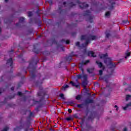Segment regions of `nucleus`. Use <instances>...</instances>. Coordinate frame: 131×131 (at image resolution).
Masks as SVG:
<instances>
[{
    "mask_svg": "<svg viewBox=\"0 0 131 131\" xmlns=\"http://www.w3.org/2000/svg\"><path fill=\"white\" fill-rule=\"evenodd\" d=\"M108 57V54L105 53L104 54H101L100 55V59H105L104 63L107 65L109 71L111 72L110 75H105L102 77H100V80H103L108 83V79L110 78V76L114 73V71L115 70V67H116V64L115 63L112 62V59L111 58H107Z\"/></svg>",
    "mask_w": 131,
    "mask_h": 131,
    "instance_id": "f257e3e1",
    "label": "nucleus"
},
{
    "mask_svg": "<svg viewBox=\"0 0 131 131\" xmlns=\"http://www.w3.org/2000/svg\"><path fill=\"white\" fill-rule=\"evenodd\" d=\"M80 39L81 40H86L84 43H82V48H85L88 47V45L90 43V39H91V40H95V39H97V36L88 34L82 35Z\"/></svg>",
    "mask_w": 131,
    "mask_h": 131,
    "instance_id": "f03ea898",
    "label": "nucleus"
},
{
    "mask_svg": "<svg viewBox=\"0 0 131 131\" xmlns=\"http://www.w3.org/2000/svg\"><path fill=\"white\" fill-rule=\"evenodd\" d=\"M20 126H16V127L14 128V130H18V129H24L25 131H28L29 128L30 127V121H23L22 119H20L19 121Z\"/></svg>",
    "mask_w": 131,
    "mask_h": 131,
    "instance_id": "7ed1b4c3",
    "label": "nucleus"
},
{
    "mask_svg": "<svg viewBox=\"0 0 131 131\" xmlns=\"http://www.w3.org/2000/svg\"><path fill=\"white\" fill-rule=\"evenodd\" d=\"M39 90L40 91H39L37 93V96L38 97H41L39 101H36L34 99H32L33 104H39L41 101L45 99V97L47 96V93H46L43 90H42V87L41 86H39Z\"/></svg>",
    "mask_w": 131,
    "mask_h": 131,
    "instance_id": "20e7f679",
    "label": "nucleus"
},
{
    "mask_svg": "<svg viewBox=\"0 0 131 131\" xmlns=\"http://www.w3.org/2000/svg\"><path fill=\"white\" fill-rule=\"evenodd\" d=\"M8 54L10 58L7 60L6 66H7V67H11V70L10 72H13V64H14V61H13V57H13V55H14V50L8 51Z\"/></svg>",
    "mask_w": 131,
    "mask_h": 131,
    "instance_id": "39448f33",
    "label": "nucleus"
},
{
    "mask_svg": "<svg viewBox=\"0 0 131 131\" xmlns=\"http://www.w3.org/2000/svg\"><path fill=\"white\" fill-rule=\"evenodd\" d=\"M39 61V59L36 56L32 58V60L30 62L29 66L28 67V69H29L31 67H32L33 65H37L38 62Z\"/></svg>",
    "mask_w": 131,
    "mask_h": 131,
    "instance_id": "423d86ee",
    "label": "nucleus"
},
{
    "mask_svg": "<svg viewBox=\"0 0 131 131\" xmlns=\"http://www.w3.org/2000/svg\"><path fill=\"white\" fill-rule=\"evenodd\" d=\"M83 16H89V21L90 23H93V19H94V17L92 16V14H91V11H90V10H86V11H85L83 14Z\"/></svg>",
    "mask_w": 131,
    "mask_h": 131,
    "instance_id": "0eeeda50",
    "label": "nucleus"
},
{
    "mask_svg": "<svg viewBox=\"0 0 131 131\" xmlns=\"http://www.w3.org/2000/svg\"><path fill=\"white\" fill-rule=\"evenodd\" d=\"M24 21H25V18L19 17V22L16 24V27L21 28L23 27V26H25V25H24Z\"/></svg>",
    "mask_w": 131,
    "mask_h": 131,
    "instance_id": "6e6552de",
    "label": "nucleus"
},
{
    "mask_svg": "<svg viewBox=\"0 0 131 131\" xmlns=\"http://www.w3.org/2000/svg\"><path fill=\"white\" fill-rule=\"evenodd\" d=\"M30 75V80H33L35 79V67H33L32 70L29 71Z\"/></svg>",
    "mask_w": 131,
    "mask_h": 131,
    "instance_id": "1a4fd4ad",
    "label": "nucleus"
},
{
    "mask_svg": "<svg viewBox=\"0 0 131 131\" xmlns=\"http://www.w3.org/2000/svg\"><path fill=\"white\" fill-rule=\"evenodd\" d=\"M88 63H90V60H87L85 61H82L81 63H80L79 66V68L81 70L82 72H83L84 70L82 67H83V65H86V64H88Z\"/></svg>",
    "mask_w": 131,
    "mask_h": 131,
    "instance_id": "9d476101",
    "label": "nucleus"
},
{
    "mask_svg": "<svg viewBox=\"0 0 131 131\" xmlns=\"http://www.w3.org/2000/svg\"><path fill=\"white\" fill-rule=\"evenodd\" d=\"M93 103H94V100L88 98L84 100V105L87 106L89 104H93Z\"/></svg>",
    "mask_w": 131,
    "mask_h": 131,
    "instance_id": "9b49d317",
    "label": "nucleus"
},
{
    "mask_svg": "<svg viewBox=\"0 0 131 131\" xmlns=\"http://www.w3.org/2000/svg\"><path fill=\"white\" fill-rule=\"evenodd\" d=\"M96 63L98 65L99 68H102L103 70H105V67L103 65V63L98 60L96 61Z\"/></svg>",
    "mask_w": 131,
    "mask_h": 131,
    "instance_id": "f8f14e48",
    "label": "nucleus"
},
{
    "mask_svg": "<svg viewBox=\"0 0 131 131\" xmlns=\"http://www.w3.org/2000/svg\"><path fill=\"white\" fill-rule=\"evenodd\" d=\"M88 57H93V58L97 57V56L95 55V52L93 51H88Z\"/></svg>",
    "mask_w": 131,
    "mask_h": 131,
    "instance_id": "ddd939ff",
    "label": "nucleus"
},
{
    "mask_svg": "<svg viewBox=\"0 0 131 131\" xmlns=\"http://www.w3.org/2000/svg\"><path fill=\"white\" fill-rule=\"evenodd\" d=\"M70 83L72 85V86H75L76 89H79L80 88L79 84H76V83L73 82V81H71Z\"/></svg>",
    "mask_w": 131,
    "mask_h": 131,
    "instance_id": "4468645a",
    "label": "nucleus"
},
{
    "mask_svg": "<svg viewBox=\"0 0 131 131\" xmlns=\"http://www.w3.org/2000/svg\"><path fill=\"white\" fill-rule=\"evenodd\" d=\"M60 42H66V45H69L70 43V40H65V39H62L60 41Z\"/></svg>",
    "mask_w": 131,
    "mask_h": 131,
    "instance_id": "2eb2a0df",
    "label": "nucleus"
},
{
    "mask_svg": "<svg viewBox=\"0 0 131 131\" xmlns=\"http://www.w3.org/2000/svg\"><path fill=\"white\" fill-rule=\"evenodd\" d=\"M128 107H131V102L127 104L125 106L123 107V110H127L128 109Z\"/></svg>",
    "mask_w": 131,
    "mask_h": 131,
    "instance_id": "dca6fc26",
    "label": "nucleus"
},
{
    "mask_svg": "<svg viewBox=\"0 0 131 131\" xmlns=\"http://www.w3.org/2000/svg\"><path fill=\"white\" fill-rule=\"evenodd\" d=\"M59 14H64L66 10H64L62 9V6H59Z\"/></svg>",
    "mask_w": 131,
    "mask_h": 131,
    "instance_id": "f3484780",
    "label": "nucleus"
},
{
    "mask_svg": "<svg viewBox=\"0 0 131 131\" xmlns=\"http://www.w3.org/2000/svg\"><path fill=\"white\" fill-rule=\"evenodd\" d=\"M18 58L19 60H21V63L24 62V59H23V54H20V55H18Z\"/></svg>",
    "mask_w": 131,
    "mask_h": 131,
    "instance_id": "a211bd4d",
    "label": "nucleus"
},
{
    "mask_svg": "<svg viewBox=\"0 0 131 131\" xmlns=\"http://www.w3.org/2000/svg\"><path fill=\"white\" fill-rule=\"evenodd\" d=\"M87 128H88V129L90 130L97 131L95 129H94V127L92 126L91 125L87 126Z\"/></svg>",
    "mask_w": 131,
    "mask_h": 131,
    "instance_id": "6ab92c4d",
    "label": "nucleus"
},
{
    "mask_svg": "<svg viewBox=\"0 0 131 131\" xmlns=\"http://www.w3.org/2000/svg\"><path fill=\"white\" fill-rule=\"evenodd\" d=\"M94 70H95L94 68H90L87 69V72L88 73L92 74L94 72Z\"/></svg>",
    "mask_w": 131,
    "mask_h": 131,
    "instance_id": "aec40b11",
    "label": "nucleus"
},
{
    "mask_svg": "<svg viewBox=\"0 0 131 131\" xmlns=\"http://www.w3.org/2000/svg\"><path fill=\"white\" fill-rule=\"evenodd\" d=\"M83 106H85L84 103H81L77 105V108H83Z\"/></svg>",
    "mask_w": 131,
    "mask_h": 131,
    "instance_id": "412c9836",
    "label": "nucleus"
},
{
    "mask_svg": "<svg viewBox=\"0 0 131 131\" xmlns=\"http://www.w3.org/2000/svg\"><path fill=\"white\" fill-rule=\"evenodd\" d=\"M130 56V52H126L125 53V59H127V57H129Z\"/></svg>",
    "mask_w": 131,
    "mask_h": 131,
    "instance_id": "4be33fe9",
    "label": "nucleus"
},
{
    "mask_svg": "<svg viewBox=\"0 0 131 131\" xmlns=\"http://www.w3.org/2000/svg\"><path fill=\"white\" fill-rule=\"evenodd\" d=\"M114 5H115V2L112 3L111 5L110 6V10H113L114 8Z\"/></svg>",
    "mask_w": 131,
    "mask_h": 131,
    "instance_id": "5701e85b",
    "label": "nucleus"
},
{
    "mask_svg": "<svg viewBox=\"0 0 131 131\" xmlns=\"http://www.w3.org/2000/svg\"><path fill=\"white\" fill-rule=\"evenodd\" d=\"M81 99V95H78L75 97V100H77L78 101H79Z\"/></svg>",
    "mask_w": 131,
    "mask_h": 131,
    "instance_id": "b1692460",
    "label": "nucleus"
},
{
    "mask_svg": "<svg viewBox=\"0 0 131 131\" xmlns=\"http://www.w3.org/2000/svg\"><path fill=\"white\" fill-rule=\"evenodd\" d=\"M36 85H39V84H42V80L38 81L35 82Z\"/></svg>",
    "mask_w": 131,
    "mask_h": 131,
    "instance_id": "393cba45",
    "label": "nucleus"
},
{
    "mask_svg": "<svg viewBox=\"0 0 131 131\" xmlns=\"http://www.w3.org/2000/svg\"><path fill=\"white\" fill-rule=\"evenodd\" d=\"M82 78L84 80L86 81L88 80V75H83Z\"/></svg>",
    "mask_w": 131,
    "mask_h": 131,
    "instance_id": "a878e982",
    "label": "nucleus"
},
{
    "mask_svg": "<svg viewBox=\"0 0 131 131\" xmlns=\"http://www.w3.org/2000/svg\"><path fill=\"white\" fill-rule=\"evenodd\" d=\"M23 81H20L18 83V86H17V89H19L22 86V85L23 84Z\"/></svg>",
    "mask_w": 131,
    "mask_h": 131,
    "instance_id": "bb28decb",
    "label": "nucleus"
},
{
    "mask_svg": "<svg viewBox=\"0 0 131 131\" xmlns=\"http://www.w3.org/2000/svg\"><path fill=\"white\" fill-rule=\"evenodd\" d=\"M65 119L67 121H72V120H73V119L71 117L66 118Z\"/></svg>",
    "mask_w": 131,
    "mask_h": 131,
    "instance_id": "cd10ccee",
    "label": "nucleus"
},
{
    "mask_svg": "<svg viewBox=\"0 0 131 131\" xmlns=\"http://www.w3.org/2000/svg\"><path fill=\"white\" fill-rule=\"evenodd\" d=\"M72 59V57L70 55L67 56V57H66L67 61H70V60H71Z\"/></svg>",
    "mask_w": 131,
    "mask_h": 131,
    "instance_id": "c85d7f7f",
    "label": "nucleus"
},
{
    "mask_svg": "<svg viewBox=\"0 0 131 131\" xmlns=\"http://www.w3.org/2000/svg\"><path fill=\"white\" fill-rule=\"evenodd\" d=\"M67 88H69V85H64L63 86H62V90L63 91H66V89H67Z\"/></svg>",
    "mask_w": 131,
    "mask_h": 131,
    "instance_id": "c756f323",
    "label": "nucleus"
},
{
    "mask_svg": "<svg viewBox=\"0 0 131 131\" xmlns=\"http://www.w3.org/2000/svg\"><path fill=\"white\" fill-rule=\"evenodd\" d=\"M33 113L30 112L29 116L27 117V118H31V117H33Z\"/></svg>",
    "mask_w": 131,
    "mask_h": 131,
    "instance_id": "7c9ffc66",
    "label": "nucleus"
},
{
    "mask_svg": "<svg viewBox=\"0 0 131 131\" xmlns=\"http://www.w3.org/2000/svg\"><path fill=\"white\" fill-rule=\"evenodd\" d=\"M88 84V83L86 82V81L85 80H83L82 82V85H83V86H85V85H86Z\"/></svg>",
    "mask_w": 131,
    "mask_h": 131,
    "instance_id": "2f4dec72",
    "label": "nucleus"
},
{
    "mask_svg": "<svg viewBox=\"0 0 131 131\" xmlns=\"http://www.w3.org/2000/svg\"><path fill=\"white\" fill-rule=\"evenodd\" d=\"M94 116H93V114H91V115H90V116H89V117H88V119H91V120H94Z\"/></svg>",
    "mask_w": 131,
    "mask_h": 131,
    "instance_id": "473e14b6",
    "label": "nucleus"
},
{
    "mask_svg": "<svg viewBox=\"0 0 131 131\" xmlns=\"http://www.w3.org/2000/svg\"><path fill=\"white\" fill-rule=\"evenodd\" d=\"M59 97L62 99L65 100V97H64V94L63 93H61L59 95Z\"/></svg>",
    "mask_w": 131,
    "mask_h": 131,
    "instance_id": "72a5a7b5",
    "label": "nucleus"
},
{
    "mask_svg": "<svg viewBox=\"0 0 131 131\" xmlns=\"http://www.w3.org/2000/svg\"><path fill=\"white\" fill-rule=\"evenodd\" d=\"M52 42L53 45H58V42L55 39H53Z\"/></svg>",
    "mask_w": 131,
    "mask_h": 131,
    "instance_id": "f704fd0d",
    "label": "nucleus"
},
{
    "mask_svg": "<svg viewBox=\"0 0 131 131\" xmlns=\"http://www.w3.org/2000/svg\"><path fill=\"white\" fill-rule=\"evenodd\" d=\"M78 79H80L81 78H82V74H78L76 75Z\"/></svg>",
    "mask_w": 131,
    "mask_h": 131,
    "instance_id": "c9c22d12",
    "label": "nucleus"
},
{
    "mask_svg": "<svg viewBox=\"0 0 131 131\" xmlns=\"http://www.w3.org/2000/svg\"><path fill=\"white\" fill-rule=\"evenodd\" d=\"M5 91H6L5 89L0 88V95H2V93H4V92H5Z\"/></svg>",
    "mask_w": 131,
    "mask_h": 131,
    "instance_id": "e433bc0d",
    "label": "nucleus"
},
{
    "mask_svg": "<svg viewBox=\"0 0 131 131\" xmlns=\"http://www.w3.org/2000/svg\"><path fill=\"white\" fill-rule=\"evenodd\" d=\"M13 97H11V96H8L7 98H5V100H4V102H7V99H9V100H11V99H13Z\"/></svg>",
    "mask_w": 131,
    "mask_h": 131,
    "instance_id": "4c0bfd02",
    "label": "nucleus"
},
{
    "mask_svg": "<svg viewBox=\"0 0 131 131\" xmlns=\"http://www.w3.org/2000/svg\"><path fill=\"white\" fill-rule=\"evenodd\" d=\"M129 98H131V95H127L126 96V101H128V100H129Z\"/></svg>",
    "mask_w": 131,
    "mask_h": 131,
    "instance_id": "58836bf2",
    "label": "nucleus"
},
{
    "mask_svg": "<svg viewBox=\"0 0 131 131\" xmlns=\"http://www.w3.org/2000/svg\"><path fill=\"white\" fill-rule=\"evenodd\" d=\"M73 26H76V24H72L71 25H68V27H73Z\"/></svg>",
    "mask_w": 131,
    "mask_h": 131,
    "instance_id": "ea45409f",
    "label": "nucleus"
},
{
    "mask_svg": "<svg viewBox=\"0 0 131 131\" xmlns=\"http://www.w3.org/2000/svg\"><path fill=\"white\" fill-rule=\"evenodd\" d=\"M73 117L77 119L79 118V117L78 116V115L77 114H75L74 115H73Z\"/></svg>",
    "mask_w": 131,
    "mask_h": 131,
    "instance_id": "a19ab883",
    "label": "nucleus"
},
{
    "mask_svg": "<svg viewBox=\"0 0 131 131\" xmlns=\"http://www.w3.org/2000/svg\"><path fill=\"white\" fill-rule=\"evenodd\" d=\"M110 16V12L107 11L105 13V17H109Z\"/></svg>",
    "mask_w": 131,
    "mask_h": 131,
    "instance_id": "79ce46f5",
    "label": "nucleus"
},
{
    "mask_svg": "<svg viewBox=\"0 0 131 131\" xmlns=\"http://www.w3.org/2000/svg\"><path fill=\"white\" fill-rule=\"evenodd\" d=\"M50 55V52H49L48 51H44L43 52V55Z\"/></svg>",
    "mask_w": 131,
    "mask_h": 131,
    "instance_id": "37998d69",
    "label": "nucleus"
},
{
    "mask_svg": "<svg viewBox=\"0 0 131 131\" xmlns=\"http://www.w3.org/2000/svg\"><path fill=\"white\" fill-rule=\"evenodd\" d=\"M18 96H19L20 97H22L23 96V94L21 92H18L17 93Z\"/></svg>",
    "mask_w": 131,
    "mask_h": 131,
    "instance_id": "c03bdc74",
    "label": "nucleus"
},
{
    "mask_svg": "<svg viewBox=\"0 0 131 131\" xmlns=\"http://www.w3.org/2000/svg\"><path fill=\"white\" fill-rule=\"evenodd\" d=\"M9 127H5L1 131H8L9 129Z\"/></svg>",
    "mask_w": 131,
    "mask_h": 131,
    "instance_id": "a18cd8bd",
    "label": "nucleus"
},
{
    "mask_svg": "<svg viewBox=\"0 0 131 131\" xmlns=\"http://www.w3.org/2000/svg\"><path fill=\"white\" fill-rule=\"evenodd\" d=\"M34 50H35V46L34 45L33 52H34L35 54H38V51H35Z\"/></svg>",
    "mask_w": 131,
    "mask_h": 131,
    "instance_id": "49530a36",
    "label": "nucleus"
},
{
    "mask_svg": "<svg viewBox=\"0 0 131 131\" xmlns=\"http://www.w3.org/2000/svg\"><path fill=\"white\" fill-rule=\"evenodd\" d=\"M48 3L50 4V6H52V5H53V0H49Z\"/></svg>",
    "mask_w": 131,
    "mask_h": 131,
    "instance_id": "de8ad7c7",
    "label": "nucleus"
},
{
    "mask_svg": "<svg viewBox=\"0 0 131 131\" xmlns=\"http://www.w3.org/2000/svg\"><path fill=\"white\" fill-rule=\"evenodd\" d=\"M103 69L99 70V75H103Z\"/></svg>",
    "mask_w": 131,
    "mask_h": 131,
    "instance_id": "09e8293b",
    "label": "nucleus"
},
{
    "mask_svg": "<svg viewBox=\"0 0 131 131\" xmlns=\"http://www.w3.org/2000/svg\"><path fill=\"white\" fill-rule=\"evenodd\" d=\"M39 106H37L35 108V110L36 111H37V112H38V111H39Z\"/></svg>",
    "mask_w": 131,
    "mask_h": 131,
    "instance_id": "8fccbe9b",
    "label": "nucleus"
},
{
    "mask_svg": "<svg viewBox=\"0 0 131 131\" xmlns=\"http://www.w3.org/2000/svg\"><path fill=\"white\" fill-rule=\"evenodd\" d=\"M128 23V20H122V23H123L124 24H126V23Z\"/></svg>",
    "mask_w": 131,
    "mask_h": 131,
    "instance_id": "3c124183",
    "label": "nucleus"
},
{
    "mask_svg": "<svg viewBox=\"0 0 131 131\" xmlns=\"http://www.w3.org/2000/svg\"><path fill=\"white\" fill-rule=\"evenodd\" d=\"M31 16H32V12L29 11L28 12V17H31Z\"/></svg>",
    "mask_w": 131,
    "mask_h": 131,
    "instance_id": "603ef678",
    "label": "nucleus"
},
{
    "mask_svg": "<svg viewBox=\"0 0 131 131\" xmlns=\"http://www.w3.org/2000/svg\"><path fill=\"white\" fill-rule=\"evenodd\" d=\"M75 45L76 47H79L80 46V43L79 41H77Z\"/></svg>",
    "mask_w": 131,
    "mask_h": 131,
    "instance_id": "864d4df0",
    "label": "nucleus"
},
{
    "mask_svg": "<svg viewBox=\"0 0 131 131\" xmlns=\"http://www.w3.org/2000/svg\"><path fill=\"white\" fill-rule=\"evenodd\" d=\"M71 35H72V36H75L76 35V32H72V33H71Z\"/></svg>",
    "mask_w": 131,
    "mask_h": 131,
    "instance_id": "5fc2aeb1",
    "label": "nucleus"
},
{
    "mask_svg": "<svg viewBox=\"0 0 131 131\" xmlns=\"http://www.w3.org/2000/svg\"><path fill=\"white\" fill-rule=\"evenodd\" d=\"M83 123H84V119H82V121H81V123H80V125H82Z\"/></svg>",
    "mask_w": 131,
    "mask_h": 131,
    "instance_id": "6e6d98bb",
    "label": "nucleus"
},
{
    "mask_svg": "<svg viewBox=\"0 0 131 131\" xmlns=\"http://www.w3.org/2000/svg\"><path fill=\"white\" fill-rule=\"evenodd\" d=\"M110 36V33H107L106 34V36H105V37L106 38H108V37Z\"/></svg>",
    "mask_w": 131,
    "mask_h": 131,
    "instance_id": "4d7b16f0",
    "label": "nucleus"
},
{
    "mask_svg": "<svg viewBox=\"0 0 131 131\" xmlns=\"http://www.w3.org/2000/svg\"><path fill=\"white\" fill-rule=\"evenodd\" d=\"M68 112H69V113H70V114L72 113V110H71L70 108L68 109Z\"/></svg>",
    "mask_w": 131,
    "mask_h": 131,
    "instance_id": "13d9d810",
    "label": "nucleus"
},
{
    "mask_svg": "<svg viewBox=\"0 0 131 131\" xmlns=\"http://www.w3.org/2000/svg\"><path fill=\"white\" fill-rule=\"evenodd\" d=\"M4 76H1V78H0V81H3V80H4Z\"/></svg>",
    "mask_w": 131,
    "mask_h": 131,
    "instance_id": "bf43d9fd",
    "label": "nucleus"
},
{
    "mask_svg": "<svg viewBox=\"0 0 131 131\" xmlns=\"http://www.w3.org/2000/svg\"><path fill=\"white\" fill-rule=\"evenodd\" d=\"M89 112H90V110L87 108L86 111V115H88V114H89Z\"/></svg>",
    "mask_w": 131,
    "mask_h": 131,
    "instance_id": "052dcab7",
    "label": "nucleus"
},
{
    "mask_svg": "<svg viewBox=\"0 0 131 131\" xmlns=\"http://www.w3.org/2000/svg\"><path fill=\"white\" fill-rule=\"evenodd\" d=\"M115 108H116V110L117 111H118V106H117V105H115Z\"/></svg>",
    "mask_w": 131,
    "mask_h": 131,
    "instance_id": "680f3d73",
    "label": "nucleus"
},
{
    "mask_svg": "<svg viewBox=\"0 0 131 131\" xmlns=\"http://www.w3.org/2000/svg\"><path fill=\"white\" fill-rule=\"evenodd\" d=\"M61 50H62V51L63 52H64V51H65V48H64V47H61Z\"/></svg>",
    "mask_w": 131,
    "mask_h": 131,
    "instance_id": "e2e57ef3",
    "label": "nucleus"
},
{
    "mask_svg": "<svg viewBox=\"0 0 131 131\" xmlns=\"http://www.w3.org/2000/svg\"><path fill=\"white\" fill-rule=\"evenodd\" d=\"M11 91H14V90H15V88H14V86H12V87L11 88Z\"/></svg>",
    "mask_w": 131,
    "mask_h": 131,
    "instance_id": "0e129e2a",
    "label": "nucleus"
},
{
    "mask_svg": "<svg viewBox=\"0 0 131 131\" xmlns=\"http://www.w3.org/2000/svg\"><path fill=\"white\" fill-rule=\"evenodd\" d=\"M123 131H127V128L125 127L123 129Z\"/></svg>",
    "mask_w": 131,
    "mask_h": 131,
    "instance_id": "69168bd1",
    "label": "nucleus"
},
{
    "mask_svg": "<svg viewBox=\"0 0 131 131\" xmlns=\"http://www.w3.org/2000/svg\"><path fill=\"white\" fill-rule=\"evenodd\" d=\"M17 75V76H21V73H18Z\"/></svg>",
    "mask_w": 131,
    "mask_h": 131,
    "instance_id": "338daca9",
    "label": "nucleus"
},
{
    "mask_svg": "<svg viewBox=\"0 0 131 131\" xmlns=\"http://www.w3.org/2000/svg\"><path fill=\"white\" fill-rule=\"evenodd\" d=\"M24 101L25 102L26 101V97H24Z\"/></svg>",
    "mask_w": 131,
    "mask_h": 131,
    "instance_id": "774afa93",
    "label": "nucleus"
}]
</instances>
